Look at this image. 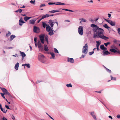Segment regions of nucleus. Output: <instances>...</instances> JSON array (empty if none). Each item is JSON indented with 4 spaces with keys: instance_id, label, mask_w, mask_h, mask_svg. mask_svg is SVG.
<instances>
[{
    "instance_id": "22",
    "label": "nucleus",
    "mask_w": 120,
    "mask_h": 120,
    "mask_svg": "<svg viewBox=\"0 0 120 120\" xmlns=\"http://www.w3.org/2000/svg\"><path fill=\"white\" fill-rule=\"evenodd\" d=\"M19 63H17L15 65V69L16 70H17L18 69L19 67Z\"/></svg>"
},
{
    "instance_id": "11",
    "label": "nucleus",
    "mask_w": 120,
    "mask_h": 120,
    "mask_svg": "<svg viewBox=\"0 0 120 120\" xmlns=\"http://www.w3.org/2000/svg\"><path fill=\"white\" fill-rule=\"evenodd\" d=\"M42 26L44 28H46V29H47V28L49 27L50 26L48 24H46L45 23L43 22H42Z\"/></svg>"
},
{
    "instance_id": "49",
    "label": "nucleus",
    "mask_w": 120,
    "mask_h": 120,
    "mask_svg": "<svg viewBox=\"0 0 120 120\" xmlns=\"http://www.w3.org/2000/svg\"><path fill=\"white\" fill-rule=\"evenodd\" d=\"M110 44V43L109 42H108L107 43H105L104 45L106 46H107L109 44Z\"/></svg>"
},
{
    "instance_id": "15",
    "label": "nucleus",
    "mask_w": 120,
    "mask_h": 120,
    "mask_svg": "<svg viewBox=\"0 0 120 120\" xmlns=\"http://www.w3.org/2000/svg\"><path fill=\"white\" fill-rule=\"evenodd\" d=\"M68 61L72 63H73L74 62V59L72 58H68Z\"/></svg>"
},
{
    "instance_id": "27",
    "label": "nucleus",
    "mask_w": 120,
    "mask_h": 120,
    "mask_svg": "<svg viewBox=\"0 0 120 120\" xmlns=\"http://www.w3.org/2000/svg\"><path fill=\"white\" fill-rule=\"evenodd\" d=\"M110 51L111 52L114 53H116L117 52V51L116 49H110Z\"/></svg>"
},
{
    "instance_id": "24",
    "label": "nucleus",
    "mask_w": 120,
    "mask_h": 120,
    "mask_svg": "<svg viewBox=\"0 0 120 120\" xmlns=\"http://www.w3.org/2000/svg\"><path fill=\"white\" fill-rule=\"evenodd\" d=\"M103 55L104 56H105L108 55V54H109L110 53L108 51H106L105 52H103Z\"/></svg>"
},
{
    "instance_id": "32",
    "label": "nucleus",
    "mask_w": 120,
    "mask_h": 120,
    "mask_svg": "<svg viewBox=\"0 0 120 120\" xmlns=\"http://www.w3.org/2000/svg\"><path fill=\"white\" fill-rule=\"evenodd\" d=\"M62 10H65V11H70V12H74V11L72 10H70L68 9H62Z\"/></svg>"
},
{
    "instance_id": "59",
    "label": "nucleus",
    "mask_w": 120,
    "mask_h": 120,
    "mask_svg": "<svg viewBox=\"0 0 120 120\" xmlns=\"http://www.w3.org/2000/svg\"><path fill=\"white\" fill-rule=\"evenodd\" d=\"M116 117L118 119L120 118V115H118Z\"/></svg>"
},
{
    "instance_id": "16",
    "label": "nucleus",
    "mask_w": 120,
    "mask_h": 120,
    "mask_svg": "<svg viewBox=\"0 0 120 120\" xmlns=\"http://www.w3.org/2000/svg\"><path fill=\"white\" fill-rule=\"evenodd\" d=\"M91 27L93 28V31H94V29L96 28L97 27H98V26L97 25H95L93 24H91V25L90 26Z\"/></svg>"
},
{
    "instance_id": "37",
    "label": "nucleus",
    "mask_w": 120,
    "mask_h": 120,
    "mask_svg": "<svg viewBox=\"0 0 120 120\" xmlns=\"http://www.w3.org/2000/svg\"><path fill=\"white\" fill-rule=\"evenodd\" d=\"M11 34V33L10 31H8V33H7L6 34V36L7 37L9 36Z\"/></svg>"
},
{
    "instance_id": "51",
    "label": "nucleus",
    "mask_w": 120,
    "mask_h": 120,
    "mask_svg": "<svg viewBox=\"0 0 120 120\" xmlns=\"http://www.w3.org/2000/svg\"><path fill=\"white\" fill-rule=\"evenodd\" d=\"M94 53V51H92L91 52H89V54L90 55H92L93 54V53Z\"/></svg>"
},
{
    "instance_id": "47",
    "label": "nucleus",
    "mask_w": 120,
    "mask_h": 120,
    "mask_svg": "<svg viewBox=\"0 0 120 120\" xmlns=\"http://www.w3.org/2000/svg\"><path fill=\"white\" fill-rule=\"evenodd\" d=\"M104 19V20L106 21L107 22H108L109 23H110L111 21V20H108L107 19Z\"/></svg>"
},
{
    "instance_id": "25",
    "label": "nucleus",
    "mask_w": 120,
    "mask_h": 120,
    "mask_svg": "<svg viewBox=\"0 0 120 120\" xmlns=\"http://www.w3.org/2000/svg\"><path fill=\"white\" fill-rule=\"evenodd\" d=\"M15 36L14 35H11L10 36V40L11 41H12L13 39L15 38Z\"/></svg>"
},
{
    "instance_id": "39",
    "label": "nucleus",
    "mask_w": 120,
    "mask_h": 120,
    "mask_svg": "<svg viewBox=\"0 0 120 120\" xmlns=\"http://www.w3.org/2000/svg\"><path fill=\"white\" fill-rule=\"evenodd\" d=\"M66 86L68 87H72V86L71 84V83H70L69 84H67L66 85Z\"/></svg>"
},
{
    "instance_id": "20",
    "label": "nucleus",
    "mask_w": 120,
    "mask_h": 120,
    "mask_svg": "<svg viewBox=\"0 0 120 120\" xmlns=\"http://www.w3.org/2000/svg\"><path fill=\"white\" fill-rule=\"evenodd\" d=\"M47 45L46 44H45L44 45V50L47 52H48L49 51V49L48 47L46 46Z\"/></svg>"
},
{
    "instance_id": "21",
    "label": "nucleus",
    "mask_w": 120,
    "mask_h": 120,
    "mask_svg": "<svg viewBox=\"0 0 120 120\" xmlns=\"http://www.w3.org/2000/svg\"><path fill=\"white\" fill-rule=\"evenodd\" d=\"M32 17H31L25 16L24 18V20L26 21H27L28 20L31 18H32Z\"/></svg>"
},
{
    "instance_id": "60",
    "label": "nucleus",
    "mask_w": 120,
    "mask_h": 120,
    "mask_svg": "<svg viewBox=\"0 0 120 120\" xmlns=\"http://www.w3.org/2000/svg\"><path fill=\"white\" fill-rule=\"evenodd\" d=\"M97 47V49L98 51H99V46H96Z\"/></svg>"
},
{
    "instance_id": "42",
    "label": "nucleus",
    "mask_w": 120,
    "mask_h": 120,
    "mask_svg": "<svg viewBox=\"0 0 120 120\" xmlns=\"http://www.w3.org/2000/svg\"><path fill=\"white\" fill-rule=\"evenodd\" d=\"M49 12L50 13H54L55 12V10H53L51 11H49Z\"/></svg>"
},
{
    "instance_id": "19",
    "label": "nucleus",
    "mask_w": 120,
    "mask_h": 120,
    "mask_svg": "<svg viewBox=\"0 0 120 120\" xmlns=\"http://www.w3.org/2000/svg\"><path fill=\"white\" fill-rule=\"evenodd\" d=\"M0 89H1L2 90V92L4 93L3 94H5L8 91L6 89L3 88H1Z\"/></svg>"
},
{
    "instance_id": "62",
    "label": "nucleus",
    "mask_w": 120,
    "mask_h": 120,
    "mask_svg": "<svg viewBox=\"0 0 120 120\" xmlns=\"http://www.w3.org/2000/svg\"><path fill=\"white\" fill-rule=\"evenodd\" d=\"M108 17H110L111 16V15L110 14H108Z\"/></svg>"
},
{
    "instance_id": "5",
    "label": "nucleus",
    "mask_w": 120,
    "mask_h": 120,
    "mask_svg": "<svg viewBox=\"0 0 120 120\" xmlns=\"http://www.w3.org/2000/svg\"><path fill=\"white\" fill-rule=\"evenodd\" d=\"M83 28L82 26H79L78 29V32L79 34L81 36L83 35Z\"/></svg>"
},
{
    "instance_id": "34",
    "label": "nucleus",
    "mask_w": 120,
    "mask_h": 120,
    "mask_svg": "<svg viewBox=\"0 0 120 120\" xmlns=\"http://www.w3.org/2000/svg\"><path fill=\"white\" fill-rule=\"evenodd\" d=\"M35 1H36L35 0H31L30 1V3L31 4H33L34 5L35 4Z\"/></svg>"
},
{
    "instance_id": "58",
    "label": "nucleus",
    "mask_w": 120,
    "mask_h": 120,
    "mask_svg": "<svg viewBox=\"0 0 120 120\" xmlns=\"http://www.w3.org/2000/svg\"><path fill=\"white\" fill-rule=\"evenodd\" d=\"M2 119V120H8L6 118L4 117H3Z\"/></svg>"
},
{
    "instance_id": "33",
    "label": "nucleus",
    "mask_w": 120,
    "mask_h": 120,
    "mask_svg": "<svg viewBox=\"0 0 120 120\" xmlns=\"http://www.w3.org/2000/svg\"><path fill=\"white\" fill-rule=\"evenodd\" d=\"M45 40L46 41L48 44V36H46L45 37Z\"/></svg>"
},
{
    "instance_id": "43",
    "label": "nucleus",
    "mask_w": 120,
    "mask_h": 120,
    "mask_svg": "<svg viewBox=\"0 0 120 120\" xmlns=\"http://www.w3.org/2000/svg\"><path fill=\"white\" fill-rule=\"evenodd\" d=\"M54 51L55 53H59V52L57 49L56 48L54 49Z\"/></svg>"
},
{
    "instance_id": "6",
    "label": "nucleus",
    "mask_w": 120,
    "mask_h": 120,
    "mask_svg": "<svg viewBox=\"0 0 120 120\" xmlns=\"http://www.w3.org/2000/svg\"><path fill=\"white\" fill-rule=\"evenodd\" d=\"M44 35L42 34L39 35V37L41 42L42 44L44 43L45 41L44 39Z\"/></svg>"
},
{
    "instance_id": "61",
    "label": "nucleus",
    "mask_w": 120,
    "mask_h": 120,
    "mask_svg": "<svg viewBox=\"0 0 120 120\" xmlns=\"http://www.w3.org/2000/svg\"><path fill=\"white\" fill-rule=\"evenodd\" d=\"M15 55H13L12 56H15V57H16V56H17V57L18 56V55H17V54H15Z\"/></svg>"
},
{
    "instance_id": "10",
    "label": "nucleus",
    "mask_w": 120,
    "mask_h": 120,
    "mask_svg": "<svg viewBox=\"0 0 120 120\" xmlns=\"http://www.w3.org/2000/svg\"><path fill=\"white\" fill-rule=\"evenodd\" d=\"M37 19H34L31 20L29 21V23L31 25H33L35 23V22Z\"/></svg>"
},
{
    "instance_id": "13",
    "label": "nucleus",
    "mask_w": 120,
    "mask_h": 120,
    "mask_svg": "<svg viewBox=\"0 0 120 120\" xmlns=\"http://www.w3.org/2000/svg\"><path fill=\"white\" fill-rule=\"evenodd\" d=\"M19 52L20 55L22 56V59H23L24 58V57L26 56V54L23 52H22L21 51H20Z\"/></svg>"
},
{
    "instance_id": "63",
    "label": "nucleus",
    "mask_w": 120,
    "mask_h": 120,
    "mask_svg": "<svg viewBox=\"0 0 120 120\" xmlns=\"http://www.w3.org/2000/svg\"><path fill=\"white\" fill-rule=\"evenodd\" d=\"M20 8H24L25 7V6L24 5H23L22 7H20Z\"/></svg>"
},
{
    "instance_id": "44",
    "label": "nucleus",
    "mask_w": 120,
    "mask_h": 120,
    "mask_svg": "<svg viewBox=\"0 0 120 120\" xmlns=\"http://www.w3.org/2000/svg\"><path fill=\"white\" fill-rule=\"evenodd\" d=\"M25 66L28 68H30V64H25Z\"/></svg>"
},
{
    "instance_id": "28",
    "label": "nucleus",
    "mask_w": 120,
    "mask_h": 120,
    "mask_svg": "<svg viewBox=\"0 0 120 120\" xmlns=\"http://www.w3.org/2000/svg\"><path fill=\"white\" fill-rule=\"evenodd\" d=\"M50 15H49L47 14L44 15L42 17L43 19L46 17H48Z\"/></svg>"
},
{
    "instance_id": "57",
    "label": "nucleus",
    "mask_w": 120,
    "mask_h": 120,
    "mask_svg": "<svg viewBox=\"0 0 120 120\" xmlns=\"http://www.w3.org/2000/svg\"><path fill=\"white\" fill-rule=\"evenodd\" d=\"M41 81H42L38 80L37 81V82H36V83H39L41 82Z\"/></svg>"
},
{
    "instance_id": "52",
    "label": "nucleus",
    "mask_w": 120,
    "mask_h": 120,
    "mask_svg": "<svg viewBox=\"0 0 120 120\" xmlns=\"http://www.w3.org/2000/svg\"><path fill=\"white\" fill-rule=\"evenodd\" d=\"M5 107L7 109H10V108L8 106V105H5Z\"/></svg>"
},
{
    "instance_id": "23",
    "label": "nucleus",
    "mask_w": 120,
    "mask_h": 120,
    "mask_svg": "<svg viewBox=\"0 0 120 120\" xmlns=\"http://www.w3.org/2000/svg\"><path fill=\"white\" fill-rule=\"evenodd\" d=\"M100 48L101 49L105 50H106L107 49V48L104 46V45H101Z\"/></svg>"
},
{
    "instance_id": "30",
    "label": "nucleus",
    "mask_w": 120,
    "mask_h": 120,
    "mask_svg": "<svg viewBox=\"0 0 120 120\" xmlns=\"http://www.w3.org/2000/svg\"><path fill=\"white\" fill-rule=\"evenodd\" d=\"M109 24L112 26H114L115 25V22H113L112 21H111Z\"/></svg>"
},
{
    "instance_id": "2",
    "label": "nucleus",
    "mask_w": 120,
    "mask_h": 120,
    "mask_svg": "<svg viewBox=\"0 0 120 120\" xmlns=\"http://www.w3.org/2000/svg\"><path fill=\"white\" fill-rule=\"evenodd\" d=\"M38 60L42 63H44L45 62V57L42 54L40 53L38 56Z\"/></svg>"
},
{
    "instance_id": "7",
    "label": "nucleus",
    "mask_w": 120,
    "mask_h": 120,
    "mask_svg": "<svg viewBox=\"0 0 120 120\" xmlns=\"http://www.w3.org/2000/svg\"><path fill=\"white\" fill-rule=\"evenodd\" d=\"M33 31L35 33H39L40 32V28L36 26H34V27Z\"/></svg>"
},
{
    "instance_id": "8",
    "label": "nucleus",
    "mask_w": 120,
    "mask_h": 120,
    "mask_svg": "<svg viewBox=\"0 0 120 120\" xmlns=\"http://www.w3.org/2000/svg\"><path fill=\"white\" fill-rule=\"evenodd\" d=\"M48 23L51 26V27L52 28H53V26L55 23V22L53 20H49Z\"/></svg>"
},
{
    "instance_id": "45",
    "label": "nucleus",
    "mask_w": 120,
    "mask_h": 120,
    "mask_svg": "<svg viewBox=\"0 0 120 120\" xmlns=\"http://www.w3.org/2000/svg\"><path fill=\"white\" fill-rule=\"evenodd\" d=\"M0 94H1L3 98L4 99H5V97L4 96V94H5L0 93Z\"/></svg>"
},
{
    "instance_id": "26",
    "label": "nucleus",
    "mask_w": 120,
    "mask_h": 120,
    "mask_svg": "<svg viewBox=\"0 0 120 120\" xmlns=\"http://www.w3.org/2000/svg\"><path fill=\"white\" fill-rule=\"evenodd\" d=\"M65 4L64 3H62L60 2H57L56 3H55L56 5H64Z\"/></svg>"
},
{
    "instance_id": "55",
    "label": "nucleus",
    "mask_w": 120,
    "mask_h": 120,
    "mask_svg": "<svg viewBox=\"0 0 120 120\" xmlns=\"http://www.w3.org/2000/svg\"><path fill=\"white\" fill-rule=\"evenodd\" d=\"M37 38H34V43H36L37 42Z\"/></svg>"
},
{
    "instance_id": "3",
    "label": "nucleus",
    "mask_w": 120,
    "mask_h": 120,
    "mask_svg": "<svg viewBox=\"0 0 120 120\" xmlns=\"http://www.w3.org/2000/svg\"><path fill=\"white\" fill-rule=\"evenodd\" d=\"M53 28H52L50 26L48 28H47L46 29V31L49 33V34L50 36L53 35L54 33L53 32V30H52Z\"/></svg>"
},
{
    "instance_id": "64",
    "label": "nucleus",
    "mask_w": 120,
    "mask_h": 120,
    "mask_svg": "<svg viewBox=\"0 0 120 120\" xmlns=\"http://www.w3.org/2000/svg\"><path fill=\"white\" fill-rule=\"evenodd\" d=\"M109 118H110L111 119H112V116H109Z\"/></svg>"
},
{
    "instance_id": "35",
    "label": "nucleus",
    "mask_w": 120,
    "mask_h": 120,
    "mask_svg": "<svg viewBox=\"0 0 120 120\" xmlns=\"http://www.w3.org/2000/svg\"><path fill=\"white\" fill-rule=\"evenodd\" d=\"M79 20H80V23H81V22H85L86 21V20L83 18L80 19Z\"/></svg>"
},
{
    "instance_id": "38",
    "label": "nucleus",
    "mask_w": 120,
    "mask_h": 120,
    "mask_svg": "<svg viewBox=\"0 0 120 120\" xmlns=\"http://www.w3.org/2000/svg\"><path fill=\"white\" fill-rule=\"evenodd\" d=\"M111 48L113 49H117V48H116V46L114 45H112L111 46Z\"/></svg>"
},
{
    "instance_id": "48",
    "label": "nucleus",
    "mask_w": 120,
    "mask_h": 120,
    "mask_svg": "<svg viewBox=\"0 0 120 120\" xmlns=\"http://www.w3.org/2000/svg\"><path fill=\"white\" fill-rule=\"evenodd\" d=\"M106 69L108 72L109 73H111V71L110 70H109V69L107 68H106Z\"/></svg>"
},
{
    "instance_id": "53",
    "label": "nucleus",
    "mask_w": 120,
    "mask_h": 120,
    "mask_svg": "<svg viewBox=\"0 0 120 120\" xmlns=\"http://www.w3.org/2000/svg\"><path fill=\"white\" fill-rule=\"evenodd\" d=\"M117 31L118 33L120 35V28L118 29Z\"/></svg>"
},
{
    "instance_id": "29",
    "label": "nucleus",
    "mask_w": 120,
    "mask_h": 120,
    "mask_svg": "<svg viewBox=\"0 0 120 120\" xmlns=\"http://www.w3.org/2000/svg\"><path fill=\"white\" fill-rule=\"evenodd\" d=\"M97 44L96 45V46H99V45L101 44V42L100 41H96Z\"/></svg>"
},
{
    "instance_id": "31",
    "label": "nucleus",
    "mask_w": 120,
    "mask_h": 120,
    "mask_svg": "<svg viewBox=\"0 0 120 120\" xmlns=\"http://www.w3.org/2000/svg\"><path fill=\"white\" fill-rule=\"evenodd\" d=\"M50 54H51L52 57L50 58V59L53 58L54 59L55 57V55L54 53L53 52H50Z\"/></svg>"
},
{
    "instance_id": "9",
    "label": "nucleus",
    "mask_w": 120,
    "mask_h": 120,
    "mask_svg": "<svg viewBox=\"0 0 120 120\" xmlns=\"http://www.w3.org/2000/svg\"><path fill=\"white\" fill-rule=\"evenodd\" d=\"M19 21V25L20 26H22L23 23H25L23 21L22 18H20Z\"/></svg>"
},
{
    "instance_id": "14",
    "label": "nucleus",
    "mask_w": 120,
    "mask_h": 120,
    "mask_svg": "<svg viewBox=\"0 0 120 120\" xmlns=\"http://www.w3.org/2000/svg\"><path fill=\"white\" fill-rule=\"evenodd\" d=\"M37 44L38 47L39 49V50H41V48L42 47V46L41 43L40 41H38Z\"/></svg>"
},
{
    "instance_id": "41",
    "label": "nucleus",
    "mask_w": 120,
    "mask_h": 120,
    "mask_svg": "<svg viewBox=\"0 0 120 120\" xmlns=\"http://www.w3.org/2000/svg\"><path fill=\"white\" fill-rule=\"evenodd\" d=\"M111 77V80H116V78L115 77H113L112 75L110 76Z\"/></svg>"
},
{
    "instance_id": "56",
    "label": "nucleus",
    "mask_w": 120,
    "mask_h": 120,
    "mask_svg": "<svg viewBox=\"0 0 120 120\" xmlns=\"http://www.w3.org/2000/svg\"><path fill=\"white\" fill-rule=\"evenodd\" d=\"M85 56V55H82L81 57H80V58H83Z\"/></svg>"
},
{
    "instance_id": "4",
    "label": "nucleus",
    "mask_w": 120,
    "mask_h": 120,
    "mask_svg": "<svg viewBox=\"0 0 120 120\" xmlns=\"http://www.w3.org/2000/svg\"><path fill=\"white\" fill-rule=\"evenodd\" d=\"M88 50V46L87 43L83 47L82 52L85 54H86Z\"/></svg>"
},
{
    "instance_id": "46",
    "label": "nucleus",
    "mask_w": 120,
    "mask_h": 120,
    "mask_svg": "<svg viewBox=\"0 0 120 120\" xmlns=\"http://www.w3.org/2000/svg\"><path fill=\"white\" fill-rule=\"evenodd\" d=\"M5 94L8 95L9 97H11V94L8 92V91Z\"/></svg>"
},
{
    "instance_id": "36",
    "label": "nucleus",
    "mask_w": 120,
    "mask_h": 120,
    "mask_svg": "<svg viewBox=\"0 0 120 120\" xmlns=\"http://www.w3.org/2000/svg\"><path fill=\"white\" fill-rule=\"evenodd\" d=\"M22 10L21 9H19L17 10H16L15 11V12H19L20 13H21L22 11Z\"/></svg>"
},
{
    "instance_id": "18",
    "label": "nucleus",
    "mask_w": 120,
    "mask_h": 120,
    "mask_svg": "<svg viewBox=\"0 0 120 120\" xmlns=\"http://www.w3.org/2000/svg\"><path fill=\"white\" fill-rule=\"evenodd\" d=\"M0 110L3 112L5 113L7 111V110L5 109V108H3L1 107V105L0 104Z\"/></svg>"
},
{
    "instance_id": "50",
    "label": "nucleus",
    "mask_w": 120,
    "mask_h": 120,
    "mask_svg": "<svg viewBox=\"0 0 120 120\" xmlns=\"http://www.w3.org/2000/svg\"><path fill=\"white\" fill-rule=\"evenodd\" d=\"M49 5H52V4H55V3H51L50 2L48 4Z\"/></svg>"
},
{
    "instance_id": "17",
    "label": "nucleus",
    "mask_w": 120,
    "mask_h": 120,
    "mask_svg": "<svg viewBox=\"0 0 120 120\" xmlns=\"http://www.w3.org/2000/svg\"><path fill=\"white\" fill-rule=\"evenodd\" d=\"M103 26L105 28L107 29L109 31H110L111 29V28L110 27H109V26H108L107 24H105Z\"/></svg>"
},
{
    "instance_id": "40",
    "label": "nucleus",
    "mask_w": 120,
    "mask_h": 120,
    "mask_svg": "<svg viewBox=\"0 0 120 120\" xmlns=\"http://www.w3.org/2000/svg\"><path fill=\"white\" fill-rule=\"evenodd\" d=\"M45 4H41L40 6V8L42 7H43L45 6Z\"/></svg>"
},
{
    "instance_id": "54",
    "label": "nucleus",
    "mask_w": 120,
    "mask_h": 120,
    "mask_svg": "<svg viewBox=\"0 0 120 120\" xmlns=\"http://www.w3.org/2000/svg\"><path fill=\"white\" fill-rule=\"evenodd\" d=\"M43 19V18L42 17L37 22L38 23H39L40 21Z\"/></svg>"
},
{
    "instance_id": "1",
    "label": "nucleus",
    "mask_w": 120,
    "mask_h": 120,
    "mask_svg": "<svg viewBox=\"0 0 120 120\" xmlns=\"http://www.w3.org/2000/svg\"><path fill=\"white\" fill-rule=\"evenodd\" d=\"M93 31L94 32L93 37L94 38H99L105 40H106V39L109 38L103 35L104 30L99 27L96 28Z\"/></svg>"
},
{
    "instance_id": "12",
    "label": "nucleus",
    "mask_w": 120,
    "mask_h": 120,
    "mask_svg": "<svg viewBox=\"0 0 120 120\" xmlns=\"http://www.w3.org/2000/svg\"><path fill=\"white\" fill-rule=\"evenodd\" d=\"M90 114L91 115L95 120H97V118L96 116L94 114V112H90Z\"/></svg>"
}]
</instances>
